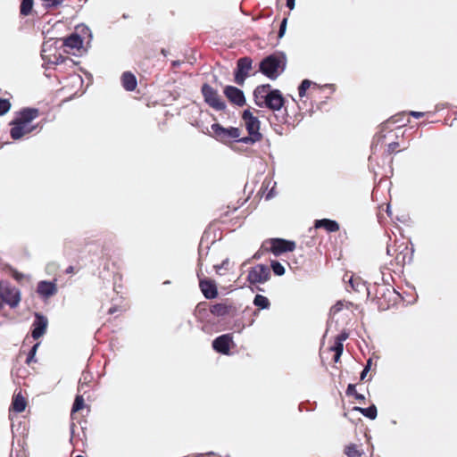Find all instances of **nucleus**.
Listing matches in <instances>:
<instances>
[{"instance_id": "1", "label": "nucleus", "mask_w": 457, "mask_h": 457, "mask_svg": "<svg viewBox=\"0 0 457 457\" xmlns=\"http://www.w3.org/2000/svg\"><path fill=\"white\" fill-rule=\"evenodd\" d=\"M253 100L260 108H268L278 112L284 105L285 99L278 89H271L270 84L258 86L253 90Z\"/></svg>"}, {"instance_id": "2", "label": "nucleus", "mask_w": 457, "mask_h": 457, "mask_svg": "<svg viewBox=\"0 0 457 457\" xmlns=\"http://www.w3.org/2000/svg\"><path fill=\"white\" fill-rule=\"evenodd\" d=\"M368 296L380 311H386L396 302L397 292L388 284H373L368 287Z\"/></svg>"}, {"instance_id": "3", "label": "nucleus", "mask_w": 457, "mask_h": 457, "mask_svg": "<svg viewBox=\"0 0 457 457\" xmlns=\"http://www.w3.org/2000/svg\"><path fill=\"white\" fill-rule=\"evenodd\" d=\"M295 247V241L278 237L270 238L262 242V245L253 258H259L264 253H272L275 256H279L282 253L294 252Z\"/></svg>"}, {"instance_id": "4", "label": "nucleus", "mask_w": 457, "mask_h": 457, "mask_svg": "<svg viewBox=\"0 0 457 457\" xmlns=\"http://www.w3.org/2000/svg\"><path fill=\"white\" fill-rule=\"evenodd\" d=\"M287 59L281 54H272L259 64V71L271 79H275L284 71Z\"/></svg>"}, {"instance_id": "5", "label": "nucleus", "mask_w": 457, "mask_h": 457, "mask_svg": "<svg viewBox=\"0 0 457 457\" xmlns=\"http://www.w3.org/2000/svg\"><path fill=\"white\" fill-rule=\"evenodd\" d=\"M60 46L58 47L53 43H44L41 48V58H43L45 64L50 66H62V64H75L73 60L69 56H63Z\"/></svg>"}, {"instance_id": "6", "label": "nucleus", "mask_w": 457, "mask_h": 457, "mask_svg": "<svg viewBox=\"0 0 457 457\" xmlns=\"http://www.w3.org/2000/svg\"><path fill=\"white\" fill-rule=\"evenodd\" d=\"M387 254L394 256L395 263L397 269H403L406 263H410L413 258V249L409 247L404 242L397 243L387 246Z\"/></svg>"}, {"instance_id": "7", "label": "nucleus", "mask_w": 457, "mask_h": 457, "mask_svg": "<svg viewBox=\"0 0 457 457\" xmlns=\"http://www.w3.org/2000/svg\"><path fill=\"white\" fill-rule=\"evenodd\" d=\"M242 118L245 121L246 130L248 132V137H241L239 140L245 144H253L262 139V135L259 132L260 130V121L258 118L253 115V112L249 110H245Z\"/></svg>"}, {"instance_id": "8", "label": "nucleus", "mask_w": 457, "mask_h": 457, "mask_svg": "<svg viewBox=\"0 0 457 457\" xmlns=\"http://www.w3.org/2000/svg\"><path fill=\"white\" fill-rule=\"evenodd\" d=\"M211 129H212V133L210 136L223 144H230L234 141L241 142L239 139L242 138V131L238 128H224L220 123H214L211 125Z\"/></svg>"}, {"instance_id": "9", "label": "nucleus", "mask_w": 457, "mask_h": 457, "mask_svg": "<svg viewBox=\"0 0 457 457\" xmlns=\"http://www.w3.org/2000/svg\"><path fill=\"white\" fill-rule=\"evenodd\" d=\"M10 136L13 139H19L25 135L29 125V108H24L21 115L14 118L11 122Z\"/></svg>"}, {"instance_id": "10", "label": "nucleus", "mask_w": 457, "mask_h": 457, "mask_svg": "<svg viewBox=\"0 0 457 457\" xmlns=\"http://www.w3.org/2000/svg\"><path fill=\"white\" fill-rule=\"evenodd\" d=\"M201 92L204 96L205 103L215 109L216 111H224L226 108V104L224 101L221 99L220 96L217 89L209 86L208 84H204L201 89Z\"/></svg>"}, {"instance_id": "11", "label": "nucleus", "mask_w": 457, "mask_h": 457, "mask_svg": "<svg viewBox=\"0 0 457 457\" xmlns=\"http://www.w3.org/2000/svg\"><path fill=\"white\" fill-rule=\"evenodd\" d=\"M270 278V267L265 264H257L249 270L246 280L252 285H256L263 284Z\"/></svg>"}, {"instance_id": "12", "label": "nucleus", "mask_w": 457, "mask_h": 457, "mask_svg": "<svg viewBox=\"0 0 457 457\" xmlns=\"http://www.w3.org/2000/svg\"><path fill=\"white\" fill-rule=\"evenodd\" d=\"M0 298L3 302L10 305V307H15L21 302V294L19 291L12 287L6 281L0 282Z\"/></svg>"}, {"instance_id": "13", "label": "nucleus", "mask_w": 457, "mask_h": 457, "mask_svg": "<svg viewBox=\"0 0 457 457\" xmlns=\"http://www.w3.org/2000/svg\"><path fill=\"white\" fill-rule=\"evenodd\" d=\"M253 61L250 57H243L237 61V67L234 73V81L239 86H244L245 79L252 70Z\"/></svg>"}, {"instance_id": "14", "label": "nucleus", "mask_w": 457, "mask_h": 457, "mask_svg": "<svg viewBox=\"0 0 457 457\" xmlns=\"http://www.w3.org/2000/svg\"><path fill=\"white\" fill-rule=\"evenodd\" d=\"M83 40L78 34H72L62 41L60 48L63 54L77 55L82 48Z\"/></svg>"}, {"instance_id": "15", "label": "nucleus", "mask_w": 457, "mask_h": 457, "mask_svg": "<svg viewBox=\"0 0 457 457\" xmlns=\"http://www.w3.org/2000/svg\"><path fill=\"white\" fill-rule=\"evenodd\" d=\"M49 326V320L46 316H45L42 313L35 312L34 313V320L32 323V331H31V337L34 340H37L42 336H44Z\"/></svg>"}, {"instance_id": "16", "label": "nucleus", "mask_w": 457, "mask_h": 457, "mask_svg": "<svg viewBox=\"0 0 457 457\" xmlns=\"http://www.w3.org/2000/svg\"><path fill=\"white\" fill-rule=\"evenodd\" d=\"M233 345V337L227 333L219 336L212 340V349L222 354H229L230 347Z\"/></svg>"}, {"instance_id": "17", "label": "nucleus", "mask_w": 457, "mask_h": 457, "mask_svg": "<svg viewBox=\"0 0 457 457\" xmlns=\"http://www.w3.org/2000/svg\"><path fill=\"white\" fill-rule=\"evenodd\" d=\"M209 311L215 317L222 318L226 316H233L236 312V307L228 302H220V303L211 304Z\"/></svg>"}, {"instance_id": "18", "label": "nucleus", "mask_w": 457, "mask_h": 457, "mask_svg": "<svg viewBox=\"0 0 457 457\" xmlns=\"http://www.w3.org/2000/svg\"><path fill=\"white\" fill-rule=\"evenodd\" d=\"M224 95L228 100L237 106H244L245 104V96L242 89L232 86H227L224 88Z\"/></svg>"}, {"instance_id": "19", "label": "nucleus", "mask_w": 457, "mask_h": 457, "mask_svg": "<svg viewBox=\"0 0 457 457\" xmlns=\"http://www.w3.org/2000/svg\"><path fill=\"white\" fill-rule=\"evenodd\" d=\"M348 333L345 331L341 332L334 339L333 345L329 347V351L334 352L333 361L338 362L344 351V342L347 339Z\"/></svg>"}, {"instance_id": "20", "label": "nucleus", "mask_w": 457, "mask_h": 457, "mask_svg": "<svg viewBox=\"0 0 457 457\" xmlns=\"http://www.w3.org/2000/svg\"><path fill=\"white\" fill-rule=\"evenodd\" d=\"M37 294L46 299L54 296L57 293V286L54 281H39L37 287Z\"/></svg>"}, {"instance_id": "21", "label": "nucleus", "mask_w": 457, "mask_h": 457, "mask_svg": "<svg viewBox=\"0 0 457 457\" xmlns=\"http://www.w3.org/2000/svg\"><path fill=\"white\" fill-rule=\"evenodd\" d=\"M199 287L206 299H215L218 296V288L213 280H207V278L200 280Z\"/></svg>"}, {"instance_id": "22", "label": "nucleus", "mask_w": 457, "mask_h": 457, "mask_svg": "<svg viewBox=\"0 0 457 457\" xmlns=\"http://www.w3.org/2000/svg\"><path fill=\"white\" fill-rule=\"evenodd\" d=\"M50 111L51 107L48 104H45L40 107L30 108V134L37 129V126L32 125V120L39 117L41 120H46Z\"/></svg>"}, {"instance_id": "23", "label": "nucleus", "mask_w": 457, "mask_h": 457, "mask_svg": "<svg viewBox=\"0 0 457 457\" xmlns=\"http://www.w3.org/2000/svg\"><path fill=\"white\" fill-rule=\"evenodd\" d=\"M314 228H323L328 233H335L336 231L340 230V225L337 220H329V219H321L316 220L314 223Z\"/></svg>"}, {"instance_id": "24", "label": "nucleus", "mask_w": 457, "mask_h": 457, "mask_svg": "<svg viewBox=\"0 0 457 457\" xmlns=\"http://www.w3.org/2000/svg\"><path fill=\"white\" fill-rule=\"evenodd\" d=\"M26 406L27 401L22 396L21 392L14 394V395L12 396L10 411L21 412L26 409Z\"/></svg>"}, {"instance_id": "25", "label": "nucleus", "mask_w": 457, "mask_h": 457, "mask_svg": "<svg viewBox=\"0 0 457 457\" xmlns=\"http://www.w3.org/2000/svg\"><path fill=\"white\" fill-rule=\"evenodd\" d=\"M121 84L128 92H132L137 87V79L131 71H125L121 76Z\"/></svg>"}, {"instance_id": "26", "label": "nucleus", "mask_w": 457, "mask_h": 457, "mask_svg": "<svg viewBox=\"0 0 457 457\" xmlns=\"http://www.w3.org/2000/svg\"><path fill=\"white\" fill-rule=\"evenodd\" d=\"M94 377L92 374L88 371H83L81 373V377L79 380V386H78V391L79 393L82 392L83 395L87 393V389L89 387L90 383L92 382V379Z\"/></svg>"}, {"instance_id": "27", "label": "nucleus", "mask_w": 457, "mask_h": 457, "mask_svg": "<svg viewBox=\"0 0 457 457\" xmlns=\"http://www.w3.org/2000/svg\"><path fill=\"white\" fill-rule=\"evenodd\" d=\"M353 410L360 412L361 414H362L363 416L371 420H375L377 417V408L374 404L370 405L368 408L354 406Z\"/></svg>"}, {"instance_id": "28", "label": "nucleus", "mask_w": 457, "mask_h": 457, "mask_svg": "<svg viewBox=\"0 0 457 457\" xmlns=\"http://www.w3.org/2000/svg\"><path fill=\"white\" fill-rule=\"evenodd\" d=\"M403 150V148H400V144L397 141H392L386 145V148H384V155L386 157H390L392 154H397Z\"/></svg>"}, {"instance_id": "29", "label": "nucleus", "mask_w": 457, "mask_h": 457, "mask_svg": "<svg viewBox=\"0 0 457 457\" xmlns=\"http://www.w3.org/2000/svg\"><path fill=\"white\" fill-rule=\"evenodd\" d=\"M253 304L260 309H268L270 306V302L266 296L256 295L253 299Z\"/></svg>"}, {"instance_id": "30", "label": "nucleus", "mask_w": 457, "mask_h": 457, "mask_svg": "<svg viewBox=\"0 0 457 457\" xmlns=\"http://www.w3.org/2000/svg\"><path fill=\"white\" fill-rule=\"evenodd\" d=\"M345 394L347 396L354 397L355 400L361 403H365V396L356 392L355 386L353 384L348 385Z\"/></svg>"}, {"instance_id": "31", "label": "nucleus", "mask_w": 457, "mask_h": 457, "mask_svg": "<svg viewBox=\"0 0 457 457\" xmlns=\"http://www.w3.org/2000/svg\"><path fill=\"white\" fill-rule=\"evenodd\" d=\"M85 406L84 398L81 395H78L75 397V401L72 406L71 413H75L80 410H82ZM71 416H74V414H71ZM72 420H74V417H72Z\"/></svg>"}, {"instance_id": "32", "label": "nucleus", "mask_w": 457, "mask_h": 457, "mask_svg": "<svg viewBox=\"0 0 457 457\" xmlns=\"http://www.w3.org/2000/svg\"><path fill=\"white\" fill-rule=\"evenodd\" d=\"M385 138H386V135L384 134L382 132V130L375 135V137H373V141H372V151H373V154L375 153L377 147L379 145H382V144L385 143Z\"/></svg>"}, {"instance_id": "33", "label": "nucleus", "mask_w": 457, "mask_h": 457, "mask_svg": "<svg viewBox=\"0 0 457 457\" xmlns=\"http://www.w3.org/2000/svg\"><path fill=\"white\" fill-rule=\"evenodd\" d=\"M345 453L348 457H361V453L359 452V450L357 449V446L354 445H349L345 446Z\"/></svg>"}, {"instance_id": "34", "label": "nucleus", "mask_w": 457, "mask_h": 457, "mask_svg": "<svg viewBox=\"0 0 457 457\" xmlns=\"http://www.w3.org/2000/svg\"><path fill=\"white\" fill-rule=\"evenodd\" d=\"M271 269L275 275L282 276L285 273V269L283 265L278 261L271 262Z\"/></svg>"}, {"instance_id": "35", "label": "nucleus", "mask_w": 457, "mask_h": 457, "mask_svg": "<svg viewBox=\"0 0 457 457\" xmlns=\"http://www.w3.org/2000/svg\"><path fill=\"white\" fill-rule=\"evenodd\" d=\"M312 87V82L308 79H303L298 87L299 96H305L306 91Z\"/></svg>"}, {"instance_id": "36", "label": "nucleus", "mask_w": 457, "mask_h": 457, "mask_svg": "<svg viewBox=\"0 0 457 457\" xmlns=\"http://www.w3.org/2000/svg\"><path fill=\"white\" fill-rule=\"evenodd\" d=\"M11 104L7 99L0 98V115H4L10 110Z\"/></svg>"}, {"instance_id": "37", "label": "nucleus", "mask_w": 457, "mask_h": 457, "mask_svg": "<svg viewBox=\"0 0 457 457\" xmlns=\"http://www.w3.org/2000/svg\"><path fill=\"white\" fill-rule=\"evenodd\" d=\"M13 374H15L16 377L26 380L27 370L25 368L16 367L13 370ZM23 384L26 385V381H23Z\"/></svg>"}, {"instance_id": "38", "label": "nucleus", "mask_w": 457, "mask_h": 457, "mask_svg": "<svg viewBox=\"0 0 457 457\" xmlns=\"http://www.w3.org/2000/svg\"><path fill=\"white\" fill-rule=\"evenodd\" d=\"M21 14L22 16L29 15V0H22L21 1Z\"/></svg>"}, {"instance_id": "39", "label": "nucleus", "mask_w": 457, "mask_h": 457, "mask_svg": "<svg viewBox=\"0 0 457 457\" xmlns=\"http://www.w3.org/2000/svg\"><path fill=\"white\" fill-rule=\"evenodd\" d=\"M399 116H400V114L394 115L389 120H387L386 122H384L382 124V129L384 128H386L389 123H396V122H398L399 121Z\"/></svg>"}, {"instance_id": "40", "label": "nucleus", "mask_w": 457, "mask_h": 457, "mask_svg": "<svg viewBox=\"0 0 457 457\" xmlns=\"http://www.w3.org/2000/svg\"><path fill=\"white\" fill-rule=\"evenodd\" d=\"M286 30H287V19H283V21H281V23L279 26L278 37H282Z\"/></svg>"}, {"instance_id": "41", "label": "nucleus", "mask_w": 457, "mask_h": 457, "mask_svg": "<svg viewBox=\"0 0 457 457\" xmlns=\"http://www.w3.org/2000/svg\"><path fill=\"white\" fill-rule=\"evenodd\" d=\"M48 7H55L62 4V0H42Z\"/></svg>"}, {"instance_id": "42", "label": "nucleus", "mask_w": 457, "mask_h": 457, "mask_svg": "<svg viewBox=\"0 0 457 457\" xmlns=\"http://www.w3.org/2000/svg\"><path fill=\"white\" fill-rule=\"evenodd\" d=\"M344 307V303L342 302H338L337 303H336L334 306L331 307L330 311L336 314L337 312H339Z\"/></svg>"}, {"instance_id": "43", "label": "nucleus", "mask_w": 457, "mask_h": 457, "mask_svg": "<svg viewBox=\"0 0 457 457\" xmlns=\"http://www.w3.org/2000/svg\"><path fill=\"white\" fill-rule=\"evenodd\" d=\"M370 365H371V359H369L368 361V363L365 367V369L363 370V371L361 372V379L363 380L366 377V375L368 374V372L370 371Z\"/></svg>"}, {"instance_id": "44", "label": "nucleus", "mask_w": 457, "mask_h": 457, "mask_svg": "<svg viewBox=\"0 0 457 457\" xmlns=\"http://www.w3.org/2000/svg\"><path fill=\"white\" fill-rule=\"evenodd\" d=\"M122 312V309H121V307H120V306L113 305V306H112V307H110V308L108 309L107 313H108V314H110V315H112V314H113V313H116V312Z\"/></svg>"}, {"instance_id": "45", "label": "nucleus", "mask_w": 457, "mask_h": 457, "mask_svg": "<svg viewBox=\"0 0 457 457\" xmlns=\"http://www.w3.org/2000/svg\"><path fill=\"white\" fill-rule=\"evenodd\" d=\"M206 306H207V303L206 302H201L199 304H197L196 306V312L201 314V312L203 311H205L206 310Z\"/></svg>"}, {"instance_id": "46", "label": "nucleus", "mask_w": 457, "mask_h": 457, "mask_svg": "<svg viewBox=\"0 0 457 457\" xmlns=\"http://www.w3.org/2000/svg\"><path fill=\"white\" fill-rule=\"evenodd\" d=\"M38 345H39V343H37L33 345V347L30 348V355H29L30 362L33 361L35 352L37 351Z\"/></svg>"}, {"instance_id": "47", "label": "nucleus", "mask_w": 457, "mask_h": 457, "mask_svg": "<svg viewBox=\"0 0 457 457\" xmlns=\"http://www.w3.org/2000/svg\"><path fill=\"white\" fill-rule=\"evenodd\" d=\"M12 278L16 280V281H21V279L22 278V275L20 274L19 272L15 271V270H12Z\"/></svg>"}, {"instance_id": "48", "label": "nucleus", "mask_w": 457, "mask_h": 457, "mask_svg": "<svg viewBox=\"0 0 457 457\" xmlns=\"http://www.w3.org/2000/svg\"><path fill=\"white\" fill-rule=\"evenodd\" d=\"M12 278L16 280V281H21V279L22 278V275L20 274L19 272L15 271V270H12Z\"/></svg>"}, {"instance_id": "49", "label": "nucleus", "mask_w": 457, "mask_h": 457, "mask_svg": "<svg viewBox=\"0 0 457 457\" xmlns=\"http://www.w3.org/2000/svg\"><path fill=\"white\" fill-rule=\"evenodd\" d=\"M409 115H412L415 118H420V117H423L425 114L423 112H409Z\"/></svg>"}, {"instance_id": "50", "label": "nucleus", "mask_w": 457, "mask_h": 457, "mask_svg": "<svg viewBox=\"0 0 457 457\" xmlns=\"http://www.w3.org/2000/svg\"><path fill=\"white\" fill-rule=\"evenodd\" d=\"M295 0H287V2H286V5H287V7L290 10H292L295 7Z\"/></svg>"}, {"instance_id": "51", "label": "nucleus", "mask_w": 457, "mask_h": 457, "mask_svg": "<svg viewBox=\"0 0 457 457\" xmlns=\"http://www.w3.org/2000/svg\"><path fill=\"white\" fill-rule=\"evenodd\" d=\"M75 273V268L73 266H69L66 268V274H73Z\"/></svg>"}, {"instance_id": "52", "label": "nucleus", "mask_w": 457, "mask_h": 457, "mask_svg": "<svg viewBox=\"0 0 457 457\" xmlns=\"http://www.w3.org/2000/svg\"><path fill=\"white\" fill-rule=\"evenodd\" d=\"M181 65V62L180 61H173L172 63H171V66L173 69H175V67H179Z\"/></svg>"}, {"instance_id": "53", "label": "nucleus", "mask_w": 457, "mask_h": 457, "mask_svg": "<svg viewBox=\"0 0 457 457\" xmlns=\"http://www.w3.org/2000/svg\"><path fill=\"white\" fill-rule=\"evenodd\" d=\"M71 442H73L74 439V421L71 424Z\"/></svg>"}, {"instance_id": "54", "label": "nucleus", "mask_w": 457, "mask_h": 457, "mask_svg": "<svg viewBox=\"0 0 457 457\" xmlns=\"http://www.w3.org/2000/svg\"><path fill=\"white\" fill-rule=\"evenodd\" d=\"M161 54H163L164 56H167L168 55V51L165 48H162L161 49Z\"/></svg>"}, {"instance_id": "55", "label": "nucleus", "mask_w": 457, "mask_h": 457, "mask_svg": "<svg viewBox=\"0 0 457 457\" xmlns=\"http://www.w3.org/2000/svg\"><path fill=\"white\" fill-rule=\"evenodd\" d=\"M25 363L29 364V354L25 358Z\"/></svg>"}, {"instance_id": "56", "label": "nucleus", "mask_w": 457, "mask_h": 457, "mask_svg": "<svg viewBox=\"0 0 457 457\" xmlns=\"http://www.w3.org/2000/svg\"><path fill=\"white\" fill-rule=\"evenodd\" d=\"M29 4H30V9H31L32 8V0H30Z\"/></svg>"}, {"instance_id": "57", "label": "nucleus", "mask_w": 457, "mask_h": 457, "mask_svg": "<svg viewBox=\"0 0 457 457\" xmlns=\"http://www.w3.org/2000/svg\"><path fill=\"white\" fill-rule=\"evenodd\" d=\"M389 163H393V158H390Z\"/></svg>"}, {"instance_id": "58", "label": "nucleus", "mask_w": 457, "mask_h": 457, "mask_svg": "<svg viewBox=\"0 0 457 457\" xmlns=\"http://www.w3.org/2000/svg\"><path fill=\"white\" fill-rule=\"evenodd\" d=\"M76 457H83L82 455H77Z\"/></svg>"}, {"instance_id": "59", "label": "nucleus", "mask_w": 457, "mask_h": 457, "mask_svg": "<svg viewBox=\"0 0 457 457\" xmlns=\"http://www.w3.org/2000/svg\"><path fill=\"white\" fill-rule=\"evenodd\" d=\"M2 307V303H0V308Z\"/></svg>"}]
</instances>
